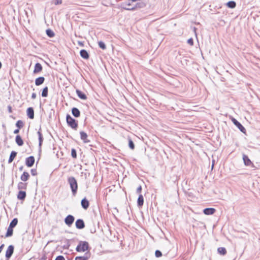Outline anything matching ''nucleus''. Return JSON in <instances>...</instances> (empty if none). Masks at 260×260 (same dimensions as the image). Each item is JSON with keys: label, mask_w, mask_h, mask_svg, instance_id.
I'll return each instance as SVG.
<instances>
[{"label": "nucleus", "mask_w": 260, "mask_h": 260, "mask_svg": "<svg viewBox=\"0 0 260 260\" xmlns=\"http://www.w3.org/2000/svg\"><path fill=\"white\" fill-rule=\"evenodd\" d=\"M145 6L144 3L140 0H127L121 3V7L126 10H134Z\"/></svg>", "instance_id": "obj_1"}, {"label": "nucleus", "mask_w": 260, "mask_h": 260, "mask_svg": "<svg viewBox=\"0 0 260 260\" xmlns=\"http://www.w3.org/2000/svg\"><path fill=\"white\" fill-rule=\"evenodd\" d=\"M68 183L69 184L72 194L75 196L78 190V183L75 177L71 176L68 178Z\"/></svg>", "instance_id": "obj_2"}, {"label": "nucleus", "mask_w": 260, "mask_h": 260, "mask_svg": "<svg viewBox=\"0 0 260 260\" xmlns=\"http://www.w3.org/2000/svg\"><path fill=\"white\" fill-rule=\"evenodd\" d=\"M90 248L88 243L87 241H80L76 248L77 252H85Z\"/></svg>", "instance_id": "obj_3"}, {"label": "nucleus", "mask_w": 260, "mask_h": 260, "mask_svg": "<svg viewBox=\"0 0 260 260\" xmlns=\"http://www.w3.org/2000/svg\"><path fill=\"white\" fill-rule=\"evenodd\" d=\"M66 121L68 125L74 129H77L78 127L77 121L69 114L66 116Z\"/></svg>", "instance_id": "obj_4"}, {"label": "nucleus", "mask_w": 260, "mask_h": 260, "mask_svg": "<svg viewBox=\"0 0 260 260\" xmlns=\"http://www.w3.org/2000/svg\"><path fill=\"white\" fill-rule=\"evenodd\" d=\"M232 121L233 123L239 128V129L244 134L246 133V129L235 118L232 117L231 118Z\"/></svg>", "instance_id": "obj_5"}, {"label": "nucleus", "mask_w": 260, "mask_h": 260, "mask_svg": "<svg viewBox=\"0 0 260 260\" xmlns=\"http://www.w3.org/2000/svg\"><path fill=\"white\" fill-rule=\"evenodd\" d=\"M14 250V247L12 245H9L6 252V257L7 260H9V258L12 256Z\"/></svg>", "instance_id": "obj_6"}, {"label": "nucleus", "mask_w": 260, "mask_h": 260, "mask_svg": "<svg viewBox=\"0 0 260 260\" xmlns=\"http://www.w3.org/2000/svg\"><path fill=\"white\" fill-rule=\"evenodd\" d=\"M35 161L33 156H30L25 159V165L28 167H31L34 165Z\"/></svg>", "instance_id": "obj_7"}, {"label": "nucleus", "mask_w": 260, "mask_h": 260, "mask_svg": "<svg viewBox=\"0 0 260 260\" xmlns=\"http://www.w3.org/2000/svg\"><path fill=\"white\" fill-rule=\"evenodd\" d=\"M74 217L72 215H68L64 219L65 223L69 226H70L74 222Z\"/></svg>", "instance_id": "obj_8"}, {"label": "nucleus", "mask_w": 260, "mask_h": 260, "mask_svg": "<svg viewBox=\"0 0 260 260\" xmlns=\"http://www.w3.org/2000/svg\"><path fill=\"white\" fill-rule=\"evenodd\" d=\"M76 227L78 229H83L85 227V223L83 219H78L75 222Z\"/></svg>", "instance_id": "obj_9"}, {"label": "nucleus", "mask_w": 260, "mask_h": 260, "mask_svg": "<svg viewBox=\"0 0 260 260\" xmlns=\"http://www.w3.org/2000/svg\"><path fill=\"white\" fill-rule=\"evenodd\" d=\"M41 128H40L39 131L37 132L38 137H39V151H41V147L43 142V137L41 132Z\"/></svg>", "instance_id": "obj_10"}, {"label": "nucleus", "mask_w": 260, "mask_h": 260, "mask_svg": "<svg viewBox=\"0 0 260 260\" xmlns=\"http://www.w3.org/2000/svg\"><path fill=\"white\" fill-rule=\"evenodd\" d=\"M91 256L89 252H86L83 256H76L75 260H88Z\"/></svg>", "instance_id": "obj_11"}, {"label": "nucleus", "mask_w": 260, "mask_h": 260, "mask_svg": "<svg viewBox=\"0 0 260 260\" xmlns=\"http://www.w3.org/2000/svg\"><path fill=\"white\" fill-rule=\"evenodd\" d=\"M80 138L84 143H88L90 142V141L87 139L88 136L85 132L81 131L80 132Z\"/></svg>", "instance_id": "obj_12"}, {"label": "nucleus", "mask_w": 260, "mask_h": 260, "mask_svg": "<svg viewBox=\"0 0 260 260\" xmlns=\"http://www.w3.org/2000/svg\"><path fill=\"white\" fill-rule=\"evenodd\" d=\"M216 211V210L215 208H207L204 209L203 213L205 215H212Z\"/></svg>", "instance_id": "obj_13"}, {"label": "nucleus", "mask_w": 260, "mask_h": 260, "mask_svg": "<svg viewBox=\"0 0 260 260\" xmlns=\"http://www.w3.org/2000/svg\"><path fill=\"white\" fill-rule=\"evenodd\" d=\"M81 204L82 207L85 210L87 209L89 206V201L86 199V198H84L81 200Z\"/></svg>", "instance_id": "obj_14"}, {"label": "nucleus", "mask_w": 260, "mask_h": 260, "mask_svg": "<svg viewBox=\"0 0 260 260\" xmlns=\"http://www.w3.org/2000/svg\"><path fill=\"white\" fill-rule=\"evenodd\" d=\"M243 160L244 161V164L245 166H249L250 165H252V166L254 167L251 161L250 160V159L248 158V157L246 155H245V154L243 155Z\"/></svg>", "instance_id": "obj_15"}, {"label": "nucleus", "mask_w": 260, "mask_h": 260, "mask_svg": "<svg viewBox=\"0 0 260 260\" xmlns=\"http://www.w3.org/2000/svg\"><path fill=\"white\" fill-rule=\"evenodd\" d=\"M27 115L30 119L34 118V110L33 108L29 107L26 110Z\"/></svg>", "instance_id": "obj_16"}, {"label": "nucleus", "mask_w": 260, "mask_h": 260, "mask_svg": "<svg viewBox=\"0 0 260 260\" xmlns=\"http://www.w3.org/2000/svg\"><path fill=\"white\" fill-rule=\"evenodd\" d=\"M72 114L75 117L77 118L80 116V111L77 108L74 107L72 109Z\"/></svg>", "instance_id": "obj_17"}, {"label": "nucleus", "mask_w": 260, "mask_h": 260, "mask_svg": "<svg viewBox=\"0 0 260 260\" xmlns=\"http://www.w3.org/2000/svg\"><path fill=\"white\" fill-rule=\"evenodd\" d=\"M42 66L40 63H36L35 66L34 73L36 74L40 72L42 70Z\"/></svg>", "instance_id": "obj_18"}, {"label": "nucleus", "mask_w": 260, "mask_h": 260, "mask_svg": "<svg viewBox=\"0 0 260 260\" xmlns=\"http://www.w3.org/2000/svg\"><path fill=\"white\" fill-rule=\"evenodd\" d=\"M76 92L78 96V97L82 99V100H86L87 99V96L86 94L83 93L82 91L79 89H76Z\"/></svg>", "instance_id": "obj_19"}, {"label": "nucleus", "mask_w": 260, "mask_h": 260, "mask_svg": "<svg viewBox=\"0 0 260 260\" xmlns=\"http://www.w3.org/2000/svg\"><path fill=\"white\" fill-rule=\"evenodd\" d=\"M81 56L84 59H87L89 58V55L87 51L85 49H82L80 51Z\"/></svg>", "instance_id": "obj_20"}, {"label": "nucleus", "mask_w": 260, "mask_h": 260, "mask_svg": "<svg viewBox=\"0 0 260 260\" xmlns=\"http://www.w3.org/2000/svg\"><path fill=\"white\" fill-rule=\"evenodd\" d=\"M26 192L25 191L20 190L17 195V198L20 200H24L26 198Z\"/></svg>", "instance_id": "obj_21"}, {"label": "nucleus", "mask_w": 260, "mask_h": 260, "mask_svg": "<svg viewBox=\"0 0 260 260\" xmlns=\"http://www.w3.org/2000/svg\"><path fill=\"white\" fill-rule=\"evenodd\" d=\"M45 81V78L44 77H39L36 79L35 84L36 86H39L42 84Z\"/></svg>", "instance_id": "obj_22"}, {"label": "nucleus", "mask_w": 260, "mask_h": 260, "mask_svg": "<svg viewBox=\"0 0 260 260\" xmlns=\"http://www.w3.org/2000/svg\"><path fill=\"white\" fill-rule=\"evenodd\" d=\"M15 142L19 146H21L23 145V141L20 135H17L15 138Z\"/></svg>", "instance_id": "obj_23"}, {"label": "nucleus", "mask_w": 260, "mask_h": 260, "mask_svg": "<svg viewBox=\"0 0 260 260\" xmlns=\"http://www.w3.org/2000/svg\"><path fill=\"white\" fill-rule=\"evenodd\" d=\"M29 178V174L26 172H24L20 177V179L22 181H26Z\"/></svg>", "instance_id": "obj_24"}, {"label": "nucleus", "mask_w": 260, "mask_h": 260, "mask_svg": "<svg viewBox=\"0 0 260 260\" xmlns=\"http://www.w3.org/2000/svg\"><path fill=\"white\" fill-rule=\"evenodd\" d=\"M144 204V198L142 196V194H140L139 196V197L138 198L137 200V205L138 207H142L143 205Z\"/></svg>", "instance_id": "obj_25"}, {"label": "nucleus", "mask_w": 260, "mask_h": 260, "mask_svg": "<svg viewBox=\"0 0 260 260\" xmlns=\"http://www.w3.org/2000/svg\"><path fill=\"white\" fill-rule=\"evenodd\" d=\"M17 154V153L15 151H12L11 152V154L10 155L9 158L8 160V163H9V164L11 163L13 161L14 159L16 156Z\"/></svg>", "instance_id": "obj_26"}, {"label": "nucleus", "mask_w": 260, "mask_h": 260, "mask_svg": "<svg viewBox=\"0 0 260 260\" xmlns=\"http://www.w3.org/2000/svg\"><path fill=\"white\" fill-rule=\"evenodd\" d=\"M225 5L229 8L234 9L236 6V3L235 1H231L226 3Z\"/></svg>", "instance_id": "obj_27"}, {"label": "nucleus", "mask_w": 260, "mask_h": 260, "mask_svg": "<svg viewBox=\"0 0 260 260\" xmlns=\"http://www.w3.org/2000/svg\"><path fill=\"white\" fill-rule=\"evenodd\" d=\"M18 189L19 190L25 189L27 187V183L19 182L17 186Z\"/></svg>", "instance_id": "obj_28"}, {"label": "nucleus", "mask_w": 260, "mask_h": 260, "mask_svg": "<svg viewBox=\"0 0 260 260\" xmlns=\"http://www.w3.org/2000/svg\"><path fill=\"white\" fill-rule=\"evenodd\" d=\"M13 228H10V227H8V229H7V233H6V234L5 235V236L6 237H11L13 235Z\"/></svg>", "instance_id": "obj_29"}, {"label": "nucleus", "mask_w": 260, "mask_h": 260, "mask_svg": "<svg viewBox=\"0 0 260 260\" xmlns=\"http://www.w3.org/2000/svg\"><path fill=\"white\" fill-rule=\"evenodd\" d=\"M18 223V219L16 218H14L10 223L9 227L14 228Z\"/></svg>", "instance_id": "obj_30"}, {"label": "nucleus", "mask_w": 260, "mask_h": 260, "mask_svg": "<svg viewBox=\"0 0 260 260\" xmlns=\"http://www.w3.org/2000/svg\"><path fill=\"white\" fill-rule=\"evenodd\" d=\"M218 252L222 255H225L226 253V250L224 247H219L217 249Z\"/></svg>", "instance_id": "obj_31"}, {"label": "nucleus", "mask_w": 260, "mask_h": 260, "mask_svg": "<svg viewBox=\"0 0 260 260\" xmlns=\"http://www.w3.org/2000/svg\"><path fill=\"white\" fill-rule=\"evenodd\" d=\"M48 88L47 86L45 87L42 92V97L46 98L48 96Z\"/></svg>", "instance_id": "obj_32"}, {"label": "nucleus", "mask_w": 260, "mask_h": 260, "mask_svg": "<svg viewBox=\"0 0 260 260\" xmlns=\"http://www.w3.org/2000/svg\"><path fill=\"white\" fill-rule=\"evenodd\" d=\"M47 35L49 38H52L54 36L55 34L54 32L50 29H47L46 31Z\"/></svg>", "instance_id": "obj_33"}, {"label": "nucleus", "mask_w": 260, "mask_h": 260, "mask_svg": "<svg viewBox=\"0 0 260 260\" xmlns=\"http://www.w3.org/2000/svg\"><path fill=\"white\" fill-rule=\"evenodd\" d=\"M16 126L19 129L22 128L23 126V121L21 120H18L16 123Z\"/></svg>", "instance_id": "obj_34"}, {"label": "nucleus", "mask_w": 260, "mask_h": 260, "mask_svg": "<svg viewBox=\"0 0 260 260\" xmlns=\"http://www.w3.org/2000/svg\"><path fill=\"white\" fill-rule=\"evenodd\" d=\"M128 146L132 150L134 149L135 148V144L132 140L131 139H128Z\"/></svg>", "instance_id": "obj_35"}, {"label": "nucleus", "mask_w": 260, "mask_h": 260, "mask_svg": "<svg viewBox=\"0 0 260 260\" xmlns=\"http://www.w3.org/2000/svg\"><path fill=\"white\" fill-rule=\"evenodd\" d=\"M98 44H99V47L101 48V49H102L103 50L106 49V45L104 43V42H103V41H99L98 42Z\"/></svg>", "instance_id": "obj_36"}, {"label": "nucleus", "mask_w": 260, "mask_h": 260, "mask_svg": "<svg viewBox=\"0 0 260 260\" xmlns=\"http://www.w3.org/2000/svg\"><path fill=\"white\" fill-rule=\"evenodd\" d=\"M71 155L73 158H77V152L76 150L74 148H72L71 150Z\"/></svg>", "instance_id": "obj_37"}, {"label": "nucleus", "mask_w": 260, "mask_h": 260, "mask_svg": "<svg viewBox=\"0 0 260 260\" xmlns=\"http://www.w3.org/2000/svg\"><path fill=\"white\" fill-rule=\"evenodd\" d=\"M155 255L156 257H159L162 255V253L160 250H156L155 252Z\"/></svg>", "instance_id": "obj_38"}, {"label": "nucleus", "mask_w": 260, "mask_h": 260, "mask_svg": "<svg viewBox=\"0 0 260 260\" xmlns=\"http://www.w3.org/2000/svg\"><path fill=\"white\" fill-rule=\"evenodd\" d=\"M30 172L32 176H36L37 175V171L35 169H32L30 171Z\"/></svg>", "instance_id": "obj_39"}, {"label": "nucleus", "mask_w": 260, "mask_h": 260, "mask_svg": "<svg viewBox=\"0 0 260 260\" xmlns=\"http://www.w3.org/2000/svg\"><path fill=\"white\" fill-rule=\"evenodd\" d=\"M187 43L191 46L193 45V40L192 38H190L187 40Z\"/></svg>", "instance_id": "obj_40"}, {"label": "nucleus", "mask_w": 260, "mask_h": 260, "mask_svg": "<svg viewBox=\"0 0 260 260\" xmlns=\"http://www.w3.org/2000/svg\"><path fill=\"white\" fill-rule=\"evenodd\" d=\"M55 260H65V258L62 255H58Z\"/></svg>", "instance_id": "obj_41"}, {"label": "nucleus", "mask_w": 260, "mask_h": 260, "mask_svg": "<svg viewBox=\"0 0 260 260\" xmlns=\"http://www.w3.org/2000/svg\"><path fill=\"white\" fill-rule=\"evenodd\" d=\"M62 0H55L54 4L55 5H58L62 4Z\"/></svg>", "instance_id": "obj_42"}, {"label": "nucleus", "mask_w": 260, "mask_h": 260, "mask_svg": "<svg viewBox=\"0 0 260 260\" xmlns=\"http://www.w3.org/2000/svg\"><path fill=\"white\" fill-rule=\"evenodd\" d=\"M141 191H142V187H141V186H139L137 189V192L139 193H140L141 192Z\"/></svg>", "instance_id": "obj_43"}, {"label": "nucleus", "mask_w": 260, "mask_h": 260, "mask_svg": "<svg viewBox=\"0 0 260 260\" xmlns=\"http://www.w3.org/2000/svg\"><path fill=\"white\" fill-rule=\"evenodd\" d=\"M37 94L36 93L34 92L31 94V98L32 99H35L36 98Z\"/></svg>", "instance_id": "obj_44"}, {"label": "nucleus", "mask_w": 260, "mask_h": 260, "mask_svg": "<svg viewBox=\"0 0 260 260\" xmlns=\"http://www.w3.org/2000/svg\"><path fill=\"white\" fill-rule=\"evenodd\" d=\"M19 128L16 129L14 131V133L15 134H17L19 133Z\"/></svg>", "instance_id": "obj_45"}, {"label": "nucleus", "mask_w": 260, "mask_h": 260, "mask_svg": "<svg viewBox=\"0 0 260 260\" xmlns=\"http://www.w3.org/2000/svg\"><path fill=\"white\" fill-rule=\"evenodd\" d=\"M4 244H2V245L0 246V253L2 252V250H3V248H4Z\"/></svg>", "instance_id": "obj_46"}, {"label": "nucleus", "mask_w": 260, "mask_h": 260, "mask_svg": "<svg viewBox=\"0 0 260 260\" xmlns=\"http://www.w3.org/2000/svg\"><path fill=\"white\" fill-rule=\"evenodd\" d=\"M78 43L79 45H80L81 46H84L83 43L81 42V41H78Z\"/></svg>", "instance_id": "obj_47"}, {"label": "nucleus", "mask_w": 260, "mask_h": 260, "mask_svg": "<svg viewBox=\"0 0 260 260\" xmlns=\"http://www.w3.org/2000/svg\"><path fill=\"white\" fill-rule=\"evenodd\" d=\"M46 257L45 255L43 256L39 260H46Z\"/></svg>", "instance_id": "obj_48"}, {"label": "nucleus", "mask_w": 260, "mask_h": 260, "mask_svg": "<svg viewBox=\"0 0 260 260\" xmlns=\"http://www.w3.org/2000/svg\"><path fill=\"white\" fill-rule=\"evenodd\" d=\"M8 109H9V112L10 113H11L12 112V109H11V107L10 106H9L8 107Z\"/></svg>", "instance_id": "obj_49"}, {"label": "nucleus", "mask_w": 260, "mask_h": 260, "mask_svg": "<svg viewBox=\"0 0 260 260\" xmlns=\"http://www.w3.org/2000/svg\"><path fill=\"white\" fill-rule=\"evenodd\" d=\"M23 169V166H21V167H20L19 168V170H20V171H22Z\"/></svg>", "instance_id": "obj_50"}, {"label": "nucleus", "mask_w": 260, "mask_h": 260, "mask_svg": "<svg viewBox=\"0 0 260 260\" xmlns=\"http://www.w3.org/2000/svg\"><path fill=\"white\" fill-rule=\"evenodd\" d=\"M2 64L1 62L0 61V69L2 68Z\"/></svg>", "instance_id": "obj_51"}, {"label": "nucleus", "mask_w": 260, "mask_h": 260, "mask_svg": "<svg viewBox=\"0 0 260 260\" xmlns=\"http://www.w3.org/2000/svg\"><path fill=\"white\" fill-rule=\"evenodd\" d=\"M213 166H214V165H213V164H212V168H213Z\"/></svg>", "instance_id": "obj_52"}]
</instances>
